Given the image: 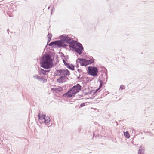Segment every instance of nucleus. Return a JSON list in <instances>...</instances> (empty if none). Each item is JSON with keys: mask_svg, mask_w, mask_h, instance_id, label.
I'll return each instance as SVG.
<instances>
[{"mask_svg": "<svg viewBox=\"0 0 154 154\" xmlns=\"http://www.w3.org/2000/svg\"><path fill=\"white\" fill-rule=\"evenodd\" d=\"M85 106L84 103H82L80 105V106L81 107H82Z\"/></svg>", "mask_w": 154, "mask_h": 154, "instance_id": "obj_21", "label": "nucleus"}, {"mask_svg": "<svg viewBox=\"0 0 154 154\" xmlns=\"http://www.w3.org/2000/svg\"><path fill=\"white\" fill-rule=\"evenodd\" d=\"M49 71V70H45L41 69L40 71L39 72V74L40 75H45L47 72L48 73Z\"/></svg>", "mask_w": 154, "mask_h": 154, "instance_id": "obj_10", "label": "nucleus"}, {"mask_svg": "<svg viewBox=\"0 0 154 154\" xmlns=\"http://www.w3.org/2000/svg\"><path fill=\"white\" fill-rule=\"evenodd\" d=\"M53 90H55V91L57 92L58 91V88H53Z\"/></svg>", "mask_w": 154, "mask_h": 154, "instance_id": "obj_22", "label": "nucleus"}, {"mask_svg": "<svg viewBox=\"0 0 154 154\" xmlns=\"http://www.w3.org/2000/svg\"><path fill=\"white\" fill-rule=\"evenodd\" d=\"M33 78L34 79H36L43 83H45L47 82V79L46 77L43 76H39L37 75L33 76Z\"/></svg>", "mask_w": 154, "mask_h": 154, "instance_id": "obj_8", "label": "nucleus"}, {"mask_svg": "<svg viewBox=\"0 0 154 154\" xmlns=\"http://www.w3.org/2000/svg\"><path fill=\"white\" fill-rule=\"evenodd\" d=\"M66 66L68 68H69V69H70L72 70H74V67L73 66H70L69 65V64L68 65H67Z\"/></svg>", "mask_w": 154, "mask_h": 154, "instance_id": "obj_16", "label": "nucleus"}, {"mask_svg": "<svg viewBox=\"0 0 154 154\" xmlns=\"http://www.w3.org/2000/svg\"><path fill=\"white\" fill-rule=\"evenodd\" d=\"M138 154H144V150L143 147L141 146L139 149Z\"/></svg>", "mask_w": 154, "mask_h": 154, "instance_id": "obj_11", "label": "nucleus"}, {"mask_svg": "<svg viewBox=\"0 0 154 154\" xmlns=\"http://www.w3.org/2000/svg\"><path fill=\"white\" fill-rule=\"evenodd\" d=\"M100 82V85H99V87L98 89H97L95 91L94 93H96L102 87L103 85V81L102 80H99Z\"/></svg>", "mask_w": 154, "mask_h": 154, "instance_id": "obj_12", "label": "nucleus"}, {"mask_svg": "<svg viewBox=\"0 0 154 154\" xmlns=\"http://www.w3.org/2000/svg\"><path fill=\"white\" fill-rule=\"evenodd\" d=\"M70 48H72L74 50V51L77 53L79 55H80L82 53V51L83 50L84 48L82 45L77 41L72 42L69 43Z\"/></svg>", "mask_w": 154, "mask_h": 154, "instance_id": "obj_4", "label": "nucleus"}, {"mask_svg": "<svg viewBox=\"0 0 154 154\" xmlns=\"http://www.w3.org/2000/svg\"><path fill=\"white\" fill-rule=\"evenodd\" d=\"M124 134L125 137L127 138H129L130 135L128 131L126 132H124Z\"/></svg>", "mask_w": 154, "mask_h": 154, "instance_id": "obj_13", "label": "nucleus"}, {"mask_svg": "<svg viewBox=\"0 0 154 154\" xmlns=\"http://www.w3.org/2000/svg\"><path fill=\"white\" fill-rule=\"evenodd\" d=\"M63 60L65 66H67V65H68L69 64L66 62L65 59H63Z\"/></svg>", "mask_w": 154, "mask_h": 154, "instance_id": "obj_17", "label": "nucleus"}, {"mask_svg": "<svg viewBox=\"0 0 154 154\" xmlns=\"http://www.w3.org/2000/svg\"><path fill=\"white\" fill-rule=\"evenodd\" d=\"M130 131L133 133L134 131V130L133 128H131Z\"/></svg>", "mask_w": 154, "mask_h": 154, "instance_id": "obj_20", "label": "nucleus"}, {"mask_svg": "<svg viewBox=\"0 0 154 154\" xmlns=\"http://www.w3.org/2000/svg\"><path fill=\"white\" fill-rule=\"evenodd\" d=\"M94 62V60L92 59L87 60L86 59V63L87 65L89 64L92 63Z\"/></svg>", "mask_w": 154, "mask_h": 154, "instance_id": "obj_14", "label": "nucleus"}, {"mask_svg": "<svg viewBox=\"0 0 154 154\" xmlns=\"http://www.w3.org/2000/svg\"><path fill=\"white\" fill-rule=\"evenodd\" d=\"M77 70L79 73H80L81 74H82L83 72L81 69H78Z\"/></svg>", "mask_w": 154, "mask_h": 154, "instance_id": "obj_18", "label": "nucleus"}, {"mask_svg": "<svg viewBox=\"0 0 154 154\" xmlns=\"http://www.w3.org/2000/svg\"><path fill=\"white\" fill-rule=\"evenodd\" d=\"M81 88L80 85L77 84L76 85L73 86L69 91L66 93L64 95L66 96L68 98H70L73 96H75L77 93L79 92L81 89Z\"/></svg>", "mask_w": 154, "mask_h": 154, "instance_id": "obj_5", "label": "nucleus"}, {"mask_svg": "<svg viewBox=\"0 0 154 154\" xmlns=\"http://www.w3.org/2000/svg\"><path fill=\"white\" fill-rule=\"evenodd\" d=\"M81 78H80V76H79V77H78V79H81Z\"/></svg>", "mask_w": 154, "mask_h": 154, "instance_id": "obj_23", "label": "nucleus"}, {"mask_svg": "<svg viewBox=\"0 0 154 154\" xmlns=\"http://www.w3.org/2000/svg\"><path fill=\"white\" fill-rule=\"evenodd\" d=\"M39 121L40 123H44L48 127L51 126L50 125V119L49 117L46 116L45 115H41L40 112H39L38 115Z\"/></svg>", "mask_w": 154, "mask_h": 154, "instance_id": "obj_6", "label": "nucleus"}, {"mask_svg": "<svg viewBox=\"0 0 154 154\" xmlns=\"http://www.w3.org/2000/svg\"><path fill=\"white\" fill-rule=\"evenodd\" d=\"M60 40L51 42L48 45L50 46H55V47H65L67 46V45L65 44V42L68 43L74 42L73 39L69 37L68 35H63L60 36Z\"/></svg>", "mask_w": 154, "mask_h": 154, "instance_id": "obj_1", "label": "nucleus"}, {"mask_svg": "<svg viewBox=\"0 0 154 154\" xmlns=\"http://www.w3.org/2000/svg\"><path fill=\"white\" fill-rule=\"evenodd\" d=\"M40 61L41 66L45 69H50L53 66V60L51 56L50 55H45L42 57Z\"/></svg>", "mask_w": 154, "mask_h": 154, "instance_id": "obj_3", "label": "nucleus"}, {"mask_svg": "<svg viewBox=\"0 0 154 154\" xmlns=\"http://www.w3.org/2000/svg\"><path fill=\"white\" fill-rule=\"evenodd\" d=\"M125 88V86L123 85H121L120 87V88L121 89H124Z\"/></svg>", "mask_w": 154, "mask_h": 154, "instance_id": "obj_19", "label": "nucleus"}, {"mask_svg": "<svg viewBox=\"0 0 154 154\" xmlns=\"http://www.w3.org/2000/svg\"><path fill=\"white\" fill-rule=\"evenodd\" d=\"M51 33H48L47 36V37L48 38V43L50 42L51 39Z\"/></svg>", "mask_w": 154, "mask_h": 154, "instance_id": "obj_15", "label": "nucleus"}, {"mask_svg": "<svg viewBox=\"0 0 154 154\" xmlns=\"http://www.w3.org/2000/svg\"><path fill=\"white\" fill-rule=\"evenodd\" d=\"M49 8H50V7H48V9H49Z\"/></svg>", "mask_w": 154, "mask_h": 154, "instance_id": "obj_24", "label": "nucleus"}, {"mask_svg": "<svg viewBox=\"0 0 154 154\" xmlns=\"http://www.w3.org/2000/svg\"><path fill=\"white\" fill-rule=\"evenodd\" d=\"M54 75L59 77L57 81L59 83L66 82L68 79L67 76L69 75V72L67 69H60L57 70L54 72Z\"/></svg>", "mask_w": 154, "mask_h": 154, "instance_id": "obj_2", "label": "nucleus"}, {"mask_svg": "<svg viewBox=\"0 0 154 154\" xmlns=\"http://www.w3.org/2000/svg\"><path fill=\"white\" fill-rule=\"evenodd\" d=\"M77 63H79L82 66H85L87 65L86 59L78 58L76 60Z\"/></svg>", "mask_w": 154, "mask_h": 154, "instance_id": "obj_9", "label": "nucleus"}, {"mask_svg": "<svg viewBox=\"0 0 154 154\" xmlns=\"http://www.w3.org/2000/svg\"><path fill=\"white\" fill-rule=\"evenodd\" d=\"M89 74L93 76H95L97 75L98 72L97 68L94 66L89 67L88 68Z\"/></svg>", "mask_w": 154, "mask_h": 154, "instance_id": "obj_7", "label": "nucleus"}]
</instances>
